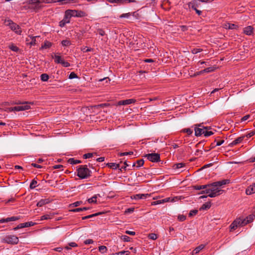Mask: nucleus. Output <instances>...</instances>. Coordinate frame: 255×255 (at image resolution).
Returning <instances> with one entry per match:
<instances>
[{"label":"nucleus","instance_id":"obj_1","mask_svg":"<svg viewBox=\"0 0 255 255\" xmlns=\"http://www.w3.org/2000/svg\"><path fill=\"white\" fill-rule=\"evenodd\" d=\"M214 182L209 184V187L206 190H202L200 194H207L208 197L214 198L221 195L224 190L221 189L217 186H214Z\"/></svg>","mask_w":255,"mask_h":255},{"label":"nucleus","instance_id":"obj_2","mask_svg":"<svg viewBox=\"0 0 255 255\" xmlns=\"http://www.w3.org/2000/svg\"><path fill=\"white\" fill-rule=\"evenodd\" d=\"M77 175L81 179H86L91 176V171L87 165H80L77 169Z\"/></svg>","mask_w":255,"mask_h":255},{"label":"nucleus","instance_id":"obj_3","mask_svg":"<svg viewBox=\"0 0 255 255\" xmlns=\"http://www.w3.org/2000/svg\"><path fill=\"white\" fill-rule=\"evenodd\" d=\"M1 242L8 244L16 245L18 243L19 239L16 236L9 235L4 237Z\"/></svg>","mask_w":255,"mask_h":255},{"label":"nucleus","instance_id":"obj_4","mask_svg":"<svg viewBox=\"0 0 255 255\" xmlns=\"http://www.w3.org/2000/svg\"><path fill=\"white\" fill-rule=\"evenodd\" d=\"M65 11L70 16V18L72 17H83L87 15L86 12L82 10L67 9Z\"/></svg>","mask_w":255,"mask_h":255},{"label":"nucleus","instance_id":"obj_5","mask_svg":"<svg viewBox=\"0 0 255 255\" xmlns=\"http://www.w3.org/2000/svg\"><path fill=\"white\" fill-rule=\"evenodd\" d=\"M195 135L196 136H200L203 134L205 129H210V127H204L202 124H196L194 125Z\"/></svg>","mask_w":255,"mask_h":255},{"label":"nucleus","instance_id":"obj_6","mask_svg":"<svg viewBox=\"0 0 255 255\" xmlns=\"http://www.w3.org/2000/svg\"><path fill=\"white\" fill-rule=\"evenodd\" d=\"M30 108V106L27 105H22V106H17L14 107H10L8 109V111L9 112H13V111H23L28 110Z\"/></svg>","mask_w":255,"mask_h":255},{"label":"nucleus","instance_id":"obj_7","mask_svg":"<svg viewBox=\"0 0 255 255\" xmlns=\"http://www.w3.org/2000/svg\"><path fill=\"white\" fill-rule=\"evenodd\" d=\"M147 159L152 162L160 161V154L156 153L147 154L145 156Z\"/></svg>","mask_w":255,"mask_h":255},{"label":"nucleus","instance_id":"obj_8","mask_svg":"<svg viewBox=\"0 0 255 255\" xmlns=\"http://www.w3.org/2000/svg\"><path fill=\"white\" fill-rule=\"evenodd\" d=\"M70 17L68 14L65 12L63 19L59 22V26L61 27H63L66 24L70 22Z\"/></svg>","mask_w":255,"mask_h":255},{"label":"nucleus","instance_id":"obj_9","mask_svg":"<svg viewBox=\"0 0 255 255\" xmlns=\"http://www.w3.org/2000/svg\"><path fill=\"white\" fill-rule=\"evenodd\" d=\"M9 28L15 33L18 35H21L22 32L21 30V28L20 26L15 23L13 22V24L9 26Z\"/></svg>","mask_w":255,"mask_h":255},{"label":"nucleus","instance_id":"obj_10","mask_svg":"<svg viewBox=\"0 0 255 255\" xmlns=\"http://www.w3.org/2000/svg\"><path fill=\"white\" fill-rule=\"evenodd\" d=\"M187 4L189 8H192L195 10L199 7L200 3L198 1V0H192L190 2H189Z\"/></svg>","mask_w":255,"mask_h":255},{"label":"nucleus","instance_id":"obj_11","mask_svg":"<svg viewBox=\"0 0 255 255\" xmlns=\"http://www.w3.org/2000/svg\"><path fill=\"white\" fill-rule=\"evenodd\" d=\"M136 100L134 99H127L125 100L120 101L118 103V105H127L134 103Z\"/></svg>","mask_w":255,"mask_h":255},{"label":"nucleus","instance_id":"obj_12","mask_svg":"<svg viewBox=\"0 0 255 255\" xmlns=\"http://www.w3.org/2000/svg\"><path fill=\"white\" fill-rule=\"evenodd\" d=\"M230 183L229 179H224L222 180L214 182V186H217L218 187H222L223 186L228 184Z\"/></svg>","mask_w":255,"mask_h":255},{"label":"nucleus","instance_id":"obj_13","mask_svg":"<svg viewBox=\"0 0 255 255\" xmlns=\"http://www.w3.org/2000/svg\"><path fill=\"white\" fill-rule=\"evenodd\" d=\"M20 219L19 217H15L12 216L11 217H8L6 219H0V223H7L10 221H15L18 220Z\"/></svg>","mask_w":255,"mask_h":255},{"label":"nucleus","instance_id":"obj_14","mask_svg":"<svg viewBox=\"0 0 255 255\" xmlns=\"http://www.w3.org/2000/svg\"><path fill=\"white\" fill-rule=\"evenodd\" d=\"M234 221H237V227L238 226H243L250 223V220H248L246 221V219H242L241 218L237 219Z\"/></svg>","mask_w":255,"mask_h":255},{"label":"nucleus","instance_id":"obj_15","mask_svg":"<svg viewBox=\"0 0 255 255\" xmlns=\"http://www.w3.org/2000/svg\"><path fill=\"white\" fill-rule=\"evenodd\" d=\"M245 137V136L244 135V136H240V137L236 138L235 140H234L231 143H230L229 144V146L230 147H232L234 145H237V144L241 143L244 140Z\"/></svg>","mask_w":255,"mask_h":255},{"label":"nucleus","instance_id":"obj_16","mask_svg":"<svg viewBox=\"0 0 255 255\" xmlns=\"http://www.w3.org/2000/svg\"><path fill=\"white\" fill-rule=\"evenodd\" d=\"M255 192V182L249 186L246 190L247 195H251Z\"/></svg>","mask_w":255,"mask_h":255},{"label":"nucleus","instance_id":"obj_17","mask_svg":"<svg viewBox=\"0 0 255 255\" xmlns=\"http://www.w3.org/2000/svg\"><path fill=\"white\" fill-rule=\"evenodd\" d=\"M253 30L254 28L252 26H248L244 28V33L247 35H251Z\"/></svg>","mask_w":255,"mask_h":255},{"label":"nucleus","instance_id":"obj_18","mask_svg":"<svg viewBox=\"0 0 255 255\" xmlns=\"http://www.w3.org/2000/svg\"><path fill=\"white\" fill-rule=\"evenodd\" d=\"M50 200L49 199H42L39 202H37L36 206L37 207H42L43 205L50 203Z\"/></svg>","mask_w":255,"mask_h":255},{"label":"nucleus","instance_id":"obj_19","mask_svg":"<svg viewBox=\"0 0 255 255\" xmlns=\"http://www.w3.org/2000/svg\"><path fill=\"white\" fill-rule=\"evenodd\" d=\"M205 247L204 245H200L197 247H196L192 252V255H193L194 254H197L199 253L202 249H203Z\"/></svg>","mask_w":255,"mask_h":255},{"label":"nucleus","instance_id":"obj_20","mask_svg":"<svg viewBox=\"0 0 255 255\" xmlns=\"http://www.w3.org/2000/svg\"><path fill=\"white\" fill-rule=\"evenodd\" d=\"M37 37V36H29V38L31 39V41L28 42L29 39L28 38L26 39V41L27 42V44H29L30 45H34L36 44V38Z\"/></svg>","mask_w":255,"mask_h":255},{"label":"nucleus","instance_id":"obj_21","mask_svg":"<svg viewBox=\"0 0 255 255\" xmlns=\"http://www.w3.org/2000/svg\"><path fill=\"white\" fill-rule=\"evenodd\" d=\"M149 195L148 194H136L134 196V198L135 199H145L147 197H149Z\"/></svg>","mask_w":255,"mask_h":255},{"label":"nucleus","instance_id":"obj_22","mask_svg":"<svg viewBox=\"0 0 255 255\" xmlns=\"http://www.w3.org/2000/svg\"><path fill=\"white\" fill-rule=\"evenodd\" d=\"M211 206V202H207L202 205V206L200 208V210H207V209H210Z\"/></svg>","mask_w":255,"mask_h":255},{"label":"nucleus","instance_id":"obj_23","mask_svg":"<svg viewBox=\"0 0 255 255\" xmlns=\"http://www.w3.org/2000/svg\"><path fill=\"white\" fill-rule=\"evenodd\" d=\"M107 166L113 169H117L120 167L119 164H117L116 163H108L107 164Z\"/></svg>","mask_w":255,"mask_h":255},{"label":"nucleus","instance_id":"obj_24","mask_svg":"<svg viewBox=\"0 0 255 255\" xmlns=\"http://www.w3.org/2000/svg\"><path fill=\"white\" fill-rule=\"evenodd\" d=\"M52 46V43L48 41H45L44 44L41 46L42 49H47L50 48Z\"/></svg>","mask_w":255,"mask_h":255},{"label":"nucleus","instance_id":"obj_25","mask_svg":"<svg viewBox=\"0 0 255 255\" xmlns=\"http://www.w3.org/2000/svg\"><path fill=\"white\" fill-rule=\"evenodd\" d=\"M68 162L71 164H76L82 162L81 160L75 159L74 158L69 159Z\"/></svg>","mask_w":255,"mask_h":255},{"label":"nucleus","instance_id":"obj_26","mask_svg":"<svg viewBox=\"0 0 255 255\" xmlns=\"http://www.w3.org/2000/svg\"><path fill=\"white\" fill-rule=\"evenodd\" d=\"M167 201H168V200L167 198L162 199V200H159L155 201L152 202L151 204L152 205H156L165 203V202H167Z\"/></svg>","mask_w":255,"mask_h":255},{"label":"nucleus","instance_id":"obj_27","mask_svg":"<svg viewBox=\"0 0 255 255\" xmlns=\"http://www.w3.org/2000/svg\"><path fill=\"white\" fill-rule=\"evenodd\" d=\"M53 215H52V214L44 215H43V216H42L41 217L40 220L42 221V220H44L51 219L53 218Z\"/></svg>","mask_w":255,"mask_h":255},{"label":"nucleus","instance_id":"obj_28","mask_svg":"<svg viewBox=\"0 0 255 255\" xmlns=\"http://www.w3.org/2000/svg\"><path fill=\"white\" fill-rule=\"evenodd\" d=\"M97 195H95L91 198L88 199V202L89 203H96L97 202Z\"/></svg>","mask_w":255,"mask_h":255},{"label":"nucleus","instance_id":"obj_29","mask_svg":"<svg viewBox=\"0 0 255 255\" xmlns=\"http://www.w3.org/2000/svg\"><path fill=\"white\" fill-rule=\"evenodd\" d=\"M54 59H55V60H54L55 62L56 63H58V64H60L61 61H62L63 60L62 59V58L60 56L56 55H55L54 56Z\"/></svg>","mask_w":255,"mask_h":255},{"label":"nucleus","instance_id":"obj_30","mask_svg":"<svg viewBox=\"0 0 255 255\" xmlns=\"http://www.w3.org/2000/svg\"><path fill=\"white\" fill-rule=\"evenodd\" d=\"M209 129H205L203 134L206 137H208L210 135H212L214 134V132L212 131L209 130Z\"/></svg>","mask_w":255,"mask_h":255},{"label":"nucleus","instance_id":"obj_31","mask_svg":"<svg viewBox=\"0 0 255 255\" xmlns=\"http://www.w3.org/2000/svg\"><path fill=\"white\" fill-rule=\"evenodd\" d=\"M225 27L226 28L229 29H234L236 28L237 26L234 24H231V23H227L225 25Z\"/></svg>","mask_w":255,"mask_h":255},{"label":"nucleus","instance_id":"obj_32","mask_svg":"<svg viewBox=\"0 0 255 255\" xmlns=\"http://www.w3.org/2000/svg\"><path fill=\"white\" fill-rule=\"evenodd\" d=\"M185 166L183 163H178L173 165V167L174 169H179Z\"/></svg>","mask_w":255,"mask_h":255},{"label":"nucleus","instance_id":"obj_33","mask_svg":"<svg viewBox=\"0 0 255 255\" xmlns=\"http://www.w3.org/2000/svg\"><path fill=\"white\" fill-rule=\"evenodd\" d=\"M40 77H41V80L42 81H44V82L48 81V80L49 79V76L47 74H45V73L41 74L40 76Z\"/></svg>","mask_w":255,"mask_h":255},{"label":"nucleus","instance_id":"obj_34","mask_svg":"<svg viewBox=\"0 0 255 255\" xmlns=\"http://www.w3.org/2000/svg\"><path fill=\"white\" fill-rule=\"evenodd\" d=\"M129 254L130 252L128 251H124L116 253L114 254V255H128Z\"/></svg>","mask_w":255,"mask_h":255},{"label":"nucleus","instance_id":"obj_35","mask_svg":"<svg viewBox=\"0 0 255 255\" xmlns=\"http://www.w3.org/2000/svg\"><path fill=\"white\" fill-rule=\"evenodd\" d=\"M9 48L13 51H14V52H17L19 51V49L18 47H17L16 46L13 45V44H11V45H10L9 46Z\"/></svg>","mask_w":255,"mask_h":255},{"label":"nucleus","instance_id":"obj_36","mask_svg":"<svg viewBox=\"0 0 255 255\" xmlns=\"http://www.w3.org/2000/svg\"><path fill=\"white\" fill-rule=\"evenodd\" d=\"M182 132H186L188 135H191L193 133V130L190 128H184L182 130Z\"/></svg>","mask_w":255,"mask_h":255},{"label":"nucleus","instance_id":"obj_37","mask_svg":"<svg viewBox=\"0 0 255 255\" xmlns=\"http://www.w3.org/2000/svg\"><path fill=\"white\" fill-rule=\"evenodd\" d=\"M37 183V182L35 180H34V179L32 180L30 184V186H29L30 188L31 189L35 188L36 186Z\"/></svg>","mask_w":255,"mask_h":255},{"label":"nucleus","instance_id":"obj_38","mask_svg":"<svg viewBox=\"0 0 255 255\" xmlns=\"http://www.w3.org/2000/svg\"><path fill=\"white\" fill-rule=\"evenodd\" d=\"M82 201H77L73 203H72L70 205V207H78L80 206L81 204H82Z\"/></svg>","mask_w":255,"mask_h":255},{"label":"nucleus","instance_id":"obj_39","mask_svg":"<svg viewBox=\"0 0 255 255\" xmlns=\"http://www.w3.org/2000/svg\"><path fill=\"white\" fill-rule=\"evenodd\" d=\"M121 239L125 242H129L130 239L128 236L126 235L122 236Z\"/></svg>","mask_w":255,"mask_h":255},{"label":"nucleus","instance_id":"obj_40","mask_svg":"<svg viewBox=\"0 0 255 255\" xmlns=\"http://www.w3.org/2000/svg\"><path fill=\"white\" fill-rule=\"evenodd\" d=\"M61 44L63 46H68L71 44L70 41L68 40H63L61 41Z\"/></svg>","mask_w":255,"mask_h":255},{"label":"nucleus","instance_id":"obj_41","mask_svg":"<svg viewBox=\"0 0 255 255\" xmlns=\"http://www.w3.org/2000/svg\"><path fill=\"white\" fill-rule=\"evenodd\" d=\"M4 23L5 25L10 26L13 24V22L10 19H5L4 20Z\"/></svg>","mask_w":255,"mask_h":255},{"label":"nucleus","instance_id":"obj_42","mask_svg":"<svg viewBox=\"0 0 255 255\" xmlns=\"http://www.w3.org/2000/svg\"><path fill=\"white\" fill-rule=\"evenodd\" d=\"M107 1L112 3H117L119 4H122V0H107Z\"/></svg>","mask_w":255,"mask_h":255},{"label":"nucleus","instance_id":"obj_43","mask_svg":"<svg viewBox=\"0 0 255 255\" xmlns=\"http://www.w3.org/2000/svg\"><path fill=\"white\" fill-rule=\"evenodd\" d=\"M99 251L102 253H105L107 251V247L104 246H101L99 247Z\"/></svg>","mask_w":255,"mask_h":255},{"label":"nucleus","instance_id":"obj_44","mask_svg":"<svg viewBox=\"0 0 255 255\" xmlns=\"http://www.w3.org/2000/svg\"><path fill=\"white\" fill-rule=\"evenodd\" d=\"M75 0H57V2H60L61 4H66L71 1H74Z\"/></svg>","mask_w":255,"mask_h":255},{"label":"nucleus","instance_id":"obj_45","mask_svg":"<svg viewBox=\"0 0 255 255\" xmlns=\"http://www.w3.org/2000/svg\"><path fill=\"white\" fill-rule=\"evenodd\" d=\"M148 238L153 240H155L157 238V236L156 234L151 233L148 235Z\"/></svg>","mask_w":255,"mask_h":255},{"label":"nucleus","instance_id":"obj_46","mask_svg":"<svg viewBox=\"0 0 255 255\" xmlns=\"http://www.w3.org/2000/svg\"><path fill=\"white\" fill-rule=\"evenodd\" d=\"M94 153H88L84 154L83 156L84 159H87L89 158H91L93 157Z\"/></svg>","mask_w":255,"mask_h":255},{"label":"nucleus","instance_id":"obj_47","mask_svg":"<svg viewBox=\"0 0 255 255\" xmlns=\"http://www.w3.org/2000/svg\"><path fill=\"white\" fill-rule=\"evenodd\" d=\"M136 163L137 164V167H140L143 165L144 160L142 159L138 160L136 161Z\"/></svg>","mask_w":255,"mask_h":255},{"label":"nucleus","instance_id":"obj_48","mask_svg":"<svg viewBox=\"0 0 255 255\" xmlns=\"http://www.w3.org/2000/svg\"><path fill=\"white\" fill-rule=\"evenodd\" d=\"M25 228L24 227V223H23L19 224L16 227L14 228L13 229V230L14 231H16V230H18L19 229H22V228Z\"/></svg>","mask_w":255,"mask_h":255},{"label":"nucleus","instance_id":"obj_49","mask_svg":"<svg viewBox=\"0 0 255 255\" xmlns=\"http://www.w3.org/2000/svg\"><path fill=\"white\" fill-rule=\"evenodd\" d=\"M202 51V49H201V48H193L191 50V52L193 54H197V53H198L199 52H201Z\"/></svg>","mask_w":255,"mask_h":255},{"label":"nucleus","instance_id":"obj_50","mask_svg":"<svg viewBox=\"0 0 255 255\" xmlns=\"http://www.w3.org/2000/svg\"><path fill=\"white\" fill-rule=\"evenodd\" d=\"M131 13L128 12V13H123L122 14H121V15H120V18H128L129 16H131Z\"/></svg>","mask_w":255,"mask_h":255},{"label":"nucleus","instance_id":"obj_51","mask_svg":"<svg viewBox=\"0 0 255 255\" xmlns=\"http://www.w3.org/2000/svg\"><path fill=\"white\" fill-rule=\"evenodd\" d=\"M24 227L27 228V227L34 226L35 223H34L32 222H28L24 223Z\"/></svg>","mask_w":255,"mask_h":255},{"label":"nucleus","instance_id":"obj_52","mask_svg":"<svg viewBox=\"0 0 255 255\" xmlns=\"http://www.w3.org/2000/svg\"><path fill=\"white\" fill-rule=\"evenodd\" d=\"M215 142H216V145L217 146H220L221 145V144H222L224 142V140L223 139H222V140H217V138H216L215 139Z\"/></svg>","mask_w":255,"mask_h":255},{"label":"nucleus","instance_id":"obj_53","mask_svg":"<svg viewBox=\"0 0 255 255\" xmlns=\"http://www.w3.org/2000/svg\"><path fill=\"white\" fill-rule=\"evenodd\" d=\"M197 213H198L197 210H191L189 213V216L192 217L193 216H194V215H196L197 214Z\"/></svg>","mask_w":255,"mask_h":255},{"label":"nucleus","instance_id":"obj_54","mask_svg":"<svg viewBox=\"0 0 255 255\" xmlns=\"http://www.w3.org/2000/svg\"><path fill=\"white\" fill-rule=\"evenodd\" d=\"M60 64H62V65L64 67H68L70 66V64L69 62L65 61L64 60H63V61H61Z\"/></svg>","mask_w":255,"mask_h":255},{"label":"nucleus","instance_id":"obj_55","mask_svg":"<svg viewBox=\"0 0 255 255\" xmlns=\"http://www.w3.org/2000/svg\"><path fill=\"white\" fill-rule=\"evenodd\" d=\"M129 166V164H128L127 162V161H125L124 162V165L122 166L120 168H119V170H120L121 171H122V170H126V168H127V167L128 166Z\"/></svg>","mask_w":255,"mask_h":255},{"label":"nucleus","instance_id":"obj_56","mask_svg":"<svg viewBox=\"0 0 255 255\" xmlns=\"http://www.w3.org/2000/svg\"><path fill=\"white\" fill-rule=\"evenodd\" d=\"M237 221H234L230 225L231 230H235L237 228Z\"/></svg>","mask_w":255,"mask_h":255},{"label":"nucleus","instance_id":"obj_57","mask_svg":"<svg viewBox=\"0 0 255 255\" xmlns=\"http://www.w3.org/2000/svg\"><path fill=\"white\" fill-rule=\"evenodd\" d=\"M186 218V216L183 215H180L178 216V220L181 222L185 221Z\"/></svg>","mask_w":255,"mask_h":255},{"label":"nucleus","instance_id":"obj_58","mask_svg":"<svg viewBox=\"0 0 255 255\" xmlns=\"http://www.w3.org/2000/svg\"><path fill=\"white\" fill-rule=\"evenodd\" d=\"M77 77V75L74 72H71L69 75V78L70 79H73Z\"/></svg>","mask_w":255,"mask_h":255},{"label":"nucleus","instance_id":"obj_59","mask_svg":"<svg viewBox=\"0 0 255 255\" xmlns=\"http://www.w3.org/2000/svg\"><path fill=\"white\" fill-rule=\"evenodd\" d=\"M82 50L83 52H88L92 51L93 49L91 48L85 47L82 49Z\"/></svg>","mask_w":255,"mask_h":255},{"label":"nucleus","instance_id":"obj_60","mask_svg":"<svg viewBox=\"0 0 255 255\" xmlns=\"http://www.w3.org/2000/svg\"><path fill=\"white\" fill-rule=\"evenodd\" d=\"M254 135H255V130L250 131L245 136L248 138H250Z\"/></svg>","mask_w":255,"mask_h":255},{"label":"nucleus","instance_id":"obj_61","mask_svg":"<svg viewBox=\"0 0 255 255\" xmlns=\"http://www.w3.org/2000/svg\"><path fill=\"white\" fill-rule=\"evenodd\" d=\"M101 214H102V212H98V213H96L95 214H91V215H88V217H89V219H90V218H91L92 217H96V216H99V215H101Z\"/></svg>","mask_w":255,"mask_h":255},{"label":"nucleus","instance_id":"obj_62","mask_svg":"<svg viewBox=\"0 0 255 255\" xmlns=\"http://www.w3.org/2000/svg\"><path fill=\"white\" fill-rule=\"evenodd\" d=\"M213 70H214L213 67H208V68H205V69L203 70L204 72H206V73L212 72Z\"/></svg>","mask_w":255,"mask_h":255},{"label":"nucleus","instance_id":"obj_63","mask_svg":"<svg viewBox=\"0 0 255 255\" xmlns=\"http://www.w3.org/2000/svg\"><path fill=\"white\" fill-rule=\"evenodd\" d=\"M94 243V241L92 239H87L84 241V244L85 245H89L93 244Z\"/></svg>","mask_w":255,"mask_h":255},{"label":"nucleus","instance_id":"obj_64","mask_svg":"<svg viewBox=\"0 0 255 255\" xmlns=\"http://www.w3.org/2000/svg\"><path fill=\"white\" fill-rule=\"evenodd\" d=\"M98 33L101 36H104L105 34L104 30L102 29H98Z\"/></svg>","mask_w":255,"mask_h":255}]
</instances>
